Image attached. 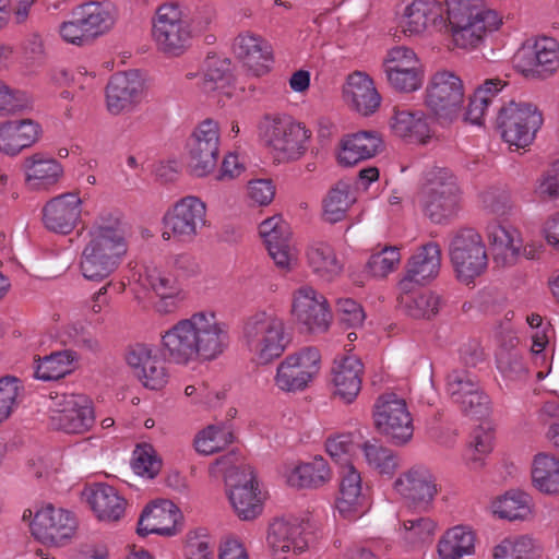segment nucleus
Instances as JSON below:
<instances>
[{"label":"nucleus","instance_id":"nucleus-11","mask_svg":"<svg viewBox=\"0 0 559 559\" xmlns=\"http://www.w3.org/2000/svg\"><path fill=\"white\" fill-rule=\"evenodd\" d=\"M164 224V238L191 243L206 226V205L198 197L187 195L166 212Z\"/></svg>","mask_w":559,"mask_h":559},{"label":"nucleus","instance_id":"nucleus-39","mask_svg":"<svg viewBox=\"0 0 559 559\" xmlns=\"http://www.w3.org/2000/svg\"><path fill=\"white\" fill-rule=\"evenodd\" d=\"M205 72L201 83L204 93L214 92L231 96L233 74L230 72V61L217 56H207L205 61Z\"/></svg>","mask_w":559,"mask_h":559},{"label":"nucleus","instance_id":"nucleus-27","mask_svg":"<svg viewBox=\"0 0 559 559\" xmlns=\"http://www.w3.org/2000/svg\"><path fill=\"white\" fill-rule=\"evenodd\" d=\"M128 365L142 384L151 390H159L168 381V374L164 362L144 344H136L129 348L126 355Z\"/></svg>","mask_w":559,"mask_h":559},{"label":"nucleus","instance_id":"nucleus-6","mask_svg":"<svg viewBox=\"0 0 559 559\" xmlns=\"http://www.w3.org/2000/svg\"><path fill=\"white\" fill-rule=\"evenodd\" d=\"M449 257L456 278L465 285L473 283L488 266L485 242L473 228H462L452 235Z\"/></svg>","mask_w":559,"mask_h":559},{"label":"nucleus","instance_id":"nucleus-13","mask_svg":"<svg viewBox=\"0 0 559 559\" xmlns=\"http://www.w3.org/2000/svg\"><path fill=\"white\" fill-rule=\"evenodd\" d=\"M321 356L317 348L307 347L288 355L276 369L275 386L287 393L306 390L320 371Z\"/></svg>","mask_w":559,"mask_h":559},{"label":"nucleus","instance_id":"nucleus-24","mask_svg":"<svg viewBox=\"0 0 559 559\" xmlns=\"http://www.w3.org/2000/svg\"><path fill=\"white\" fill-rule=\"evenodd\" d=\"M516 60L525 75L546 78L559 68V45L552 38H539L532 47L521 49Z\"/></svg>","mask_w":559,"mask_h":559},{"label":"nucleus","instance_id":"nucleus-26","mask_svg":"<svg viewBox=\"0 0 559 559\" xmlns=\"http://www.w3.org/2000/svg\"><path fill=\"white\" fill-rule=\"evenodd\" d=\"M402 27L409 35L429 28L442 31L445 27L443 4L438 0H412L404 9Z\"/></svg>","mask_w":559,"mask_h":559},{"label":"nucleus","instance_id":"nucleus-8","mask_svg":"<svg viewBox=\"0 0 559 559\" xmlns=\"http://www.w3.org/2000/svg\"><path fill=\"white\" fill-rule=\"evenodd\" d=\"M372 417L377 431L391 444L401 447L412 440L413 417L406 401L397 394L379 395L373 404Z\"/></svg>","mask_w":559,"mask_h":559},{"label":"nucleus","instance_id":"nucleus-64","mask_svg":"<svg viewBox=\"0 0 559 559\" xmlns=\"http://www.w3.org/2000/svg\"><path fill=\"white\" fill-rule=\"evenodd\" d=\"M460 409L469 417L480 419L489 413V397L481 389L469 394L466 399L455 402Z\"/></svg>","mask_w":559,"mask_h":559},{"label":"nucleus","instance_id":"nucleus-30","mask_svg":"<svg viewBox=\"0 0 559 559\" xmlns=\"http://www.w3.org/2000/svg\"><path fill=\"white\" fill-rule=\"evenodd\" d=\"M233 50L255 76L267 72L272 48L261 36L250 32L241 33L234 39Z\"/></svg>","mask_w":559,"mask_h":559},{"label":"nucleus","instance_id":"nucleus-48","mask_svg":"<svg viewBox=\"0 0 559 559\" xmlns=\"http://www.w3.org/2000/svg\"><path fill=\"white\" fill-rule=\"evenodd\" d=\"M353 202L349 187L344 182H337L323 199V219L331 224L343 221Z\"/></svg>","mask_w":559,"mask_h":559},{"label":"nucleus","instance_id":"nucleus-18","mask_svg":"<svg viewBox=\"0 0 559 559\" xmlns=\"http://www.w3.org/2000/svg\"><path fill=\"white\" fill-rule=\"evenodd\" d=\"M76 527V519L69 511L51 504L36 511L31 523L32 534L41 543L53 546H62L74 535Z\"/></svg>","mask_w":559,"mask_h":559},{"label":"nucleus","instance_id":"nucleus-5","mask_svg":"<svg viewBox=\"0 0 559 559\" xmlns=\"http://www.w3.org/2000/svg\"><path fill=\"white\" fill-rule=\"evenodd\" d=\"M460 189L453 175L444 168H432L425 174L419 192L421 210L432 223L452 218L459 210Z\"/></svg>","mask_w":559,"mask_h":559},{"label":"nucleus","instance_id":"nucleus-54","mask_svg":"<svg viewBox=\"0 0 559 559\" xmlns=\"http://www.w3.org/2000/svg\"><path fill=\"white\" fill-rule=\"evenodd\" d=\"M495 559H538L539 551L533 539L520 536L514 539L507 538L496 546Z\"/></svg>","mask_w":559,"mask_h":559},{"label":"nucleus","instance_id":"nucleus-56","mask_svg":"<svg viewBox=\"0 0 559 559\" xmlns=\"http://www.w3.org/2000/svg\"><path fill=\"white\" fill-rule=\"evenodd\" d=\"M359 448L353 440L350 433L337 435L333 438H329L325 442V450L331 459L341 465V468L352 464V456L356 453Z\"/></svg>","mask_w":559,"mask_h":559},{"label":"nucleus","instance_id":"nucleus-14","mask_svg":"<svg viewBox=\"0 0 559 559\" xmlns=\"http://www.w3.org/2000/svg\"><path fill=\"white\" fill-rule=\"evenodd\" d=\"M188 168L195 177H205L216 165L219 153V128L214 120L202 121L190 136L188 144Z\"/></svg>","mask_w":559,"mask_h":559},{"label":"nucleus","instance_id":"nucleus-42","mask_svg":"<svg viewBox=\"0 0 559 559\" xmlns=\"http://www.w3.org/2000/svg\"><path fill=\"white\" fill-rule=\"evenodd\" d=\"M309 266L319 277L332 281L342 272V264L337 260L334 249L326 242L314 241L307 251Z\"/></svg>","mask_w":559,"mask_h":559},{"label":"nucleus","instance_id":"nucleus-36","mask_svg":"<svg viewBox=\"0 0 559 559\" xmlns=\"http://www.w3.org/2000/svg\"><path fill=\"white\" fill-rule=\"evenodd\" d=\"M340 497L336 501V508L342 515L350 518L356 513H361L365 498L361 493V476L354 465H346L341 468Z\"/></svg>","mask_w":559,"mask_h":559},{"label":"nucleus","instance_id":"nucleus-63","mask_svg":"<svg viewBox=\"0 0 559 559\" xmlns=\"http://www.w3.org/2000/svg\"><path fill=\"white\" fill-rule=\"evenodd\" d=\"M31 99L25 92L12 91L0 82V112L15 114L26 109Z\"/></svg>","mask_w":559,"mask_h":559},{"label":"nucleus","instance_id":"nucleus-33","mask_svg":"<svg viewBox=\"0 0 559 559\" xmlns=\"http://www.w3.org/2000/svg\"><path fill=\"white\" fill-rule=\"evenodd\" d=\"M441 266V249L437 242L430 241L423 245L409 259L405 277L401 284L405 287L407 282L423 284L435 278Z\"/></svg>","mask_w":559,"mask_h":559},{"label":"nucleus","instance_id":"nucleus-49","mask_svg":"<svg viewBox=\"0 0 559 559\" xmlns=\"http://www.w3.org/2000/svg\"><path fill=\"white\" fill-rule=\"evenodd\" d=\"M362 452L368 465L381 475L392 477L400 466V457L397 454L377 442H365Z\"/></svg>","mask_w":559,"mask_h":559},{"label":"nucleus","instance_id":"nucleus-43","mask_svg":"<svg viewBox=\"0 0 559 559\" xmlns=\"http://www.w3.org/2000/svg\"><path fill=\"white\" fill-rule=\"evenodd\" d=\"M504 86L506 82L500 79H487L479 85L469 99L465 120L473 124L480 126L486 110Z\"/></svg>","mask_w":559,"mask_h":559},{"label":"nucleus","instance_id":"nucleus-15","mask_svg":"<svg viewBox=\"0 0 559 559\" xmlns=\"http://www.w3.org/2000/svg\"><path fill=\"white\" fill-rule=\"evenodd\" d=\"M383 68L389 84L396 91L409 93L423 84V67L411 48L397 46L389 50Z\"/></svg>","mask_w":559,"mask_h":559},{"label":"nucleus","instance_id":"nucleus-60","mask_svg":"<svg viewBox=\"0 0 559 559\" xmlns=\"http://www.w3.org/2000/svg\"><path fill=\"white\" fill-rule=\"evenodd\" d=\"M133 469L138 475L147 478L155 477L162 467V462L150 445H138L134 451Z\"/></svg>","mask_w":559,"mask_h":559},{"label":"nucleus","instance_id":"nucleus-22","mask_svg":"<svg viewBox=\"0 0 559 559\" xmlns=\"http://www.w3.org/2000/svg\"><path fill=\"white\" fill-rule=\"evenodd\" d=\"M143 80L136 71L115 73L106 86V107L112 115L131 111L141 100Z\"/></svg>","mask_w":559,"mask_h":559},{"label":"nucleus","instance_id":"nucleus-1","mask_svg":"<svg viewBox=\"0 0 559 559\" xmlns=\"http://www.w3.org/2000/svg\"><path fill=\"white\" fill-rule=\"evenodd\" d=\"M229 341L227 323L212 311H199L162 334L160 353L170 364L188 366L216 359Z\"/></svg>","mask_w":559,"mask_h":559},{"label":"nucleus","instance_id":"nucleus-59","mask_svg":"<svg viewBox=\"0 0 559 559\" xmlns=\"http://www.w3.org/2000/svg\"><path fill=\"white\" fill-rule=\"evenodd\" d=\"M492 449V435L483 429L474 431L473 439L466 451L465 457L472 469H477L483 465V460Z\"/></svg>","mask_w":559,"mask_h":559},{"label":"nucleus","instance_id":"nucleus-10","mask_svg":"<svg viewBox=\"0 0 559 559\" xmlns=\"http://www.w3.org/2000/svg\"><path fill=\"white\" fill-rule=\"evenodd\" d=\"M264 138L280 162H289L305 154L310 132L289 117L275 116L265 119Z\"/></svg>","mask_w":559,"mask_h":559},{"label":"nucleus","instance_id":"nucleus-20","mask_svg":"<svg viewBox=\"0 0 559 559\" xmlns=\"http://www.w3.org/2000/svg\"><path fill=\"white\" fill-rule=\"evenodd\" d=\"M259 234L263 238L267 252L276 266L282 270H289L296 260L295 249L290 242L289 225L281 215H275L260 224Z\"/></svg>","mask_w":559,"mask_h":559},{"label":"nucleus","instance_id":"nucleus-51","mask_svg":"<svg viewBox=\"0 0 559 559\" xmlns=\"http://www.w3.org/2000/svg\"><path fill=\"white\" fill-rule=\"evenodd\" d=\"M234 440L233 432L221 425H210L198 433L194 439L197 452L204 455H211L221 451Z\"/></svg>","mask_w":559,"mask_h":559},{"label":"nucleus","instance_id":"nucleus-34","mask_svg":"<svg viewBox=\"0 0 559 559\" xmlns=\"http://www.w3.org/2000/svg\"><path fill=\"white\" fill-rule=\"evenodd\" d=\"M487 238L492 249L493 261L498 266H509L515 263L522 247L519 233L498 222L487 226Z\"/></svg>","mask_w":559,"mask_h":559},{"label":"nucleus","instance_id":"nucleus-21","mask_svg":"<svg viewBox=\"0 0 559 559\" xmlns=\"http://www.w3.org/2000/svg\"><path fill=\"white\" fill-rule=\"evenodd\" d=\"M394 490L405 500L427 510L438 492L436 477L424 466H413L393 483Z\"/></svg>","mask_w":559,"mask_h":559},{"label":"nucleus","instance_id":"nucleus-35","mask_svg":"<svg viewBox=\"0 0 559 559\" xmlns=\"http://www.w3.org/2000/svg\"><path fill=\"white\" fill-rule=\"evenodd\" d=\"M39 126L31 119L7 121L0 126V151L16 155L38 138Z\"/></svg>","mask_w":559,"mask_h":559},{"label":"nucleus","instance_id":"nucleus-19","mask_svg":"<svg viewBox=\"0 0 559 559\" xmlns=\"http://www.w3.org/2000/svg\"><path fill=\"white\" fill-rule=\"evenodd\" d=\"M292 313L309 332H325L332 319L325 297L311 286H301L294 293Z\"/></svg>","mask_w":559,"mask_h":559},{"label":"nucleus","instance_id":"nucleus-62","mask_svg":"<svg viewBox=\"0 0 559 559\" xmlns=\"http://www.w3.org/2000/svg\"><path fill=\"white\" fill-rule=\"evenodd\" d=\"M337 316L340 324L346 329L360 328L365 321L366 314L362 307L350 298L337 300Z\"/></svg>","mask_w":559,"mask_h":559},{"label":"nucleus","instance_id":"nucleus-9","mask_svg":"<svg viewBox=\"0 0 559 559\" xmlns=\"http://www.w3.org/2000/svg\"><path fill=\"white\" fill-rule=\"evenodd\" d=\"M152 36L160 51L179 56L191 39L190 21L178 4H163L153 20Z\"/></svg>","mask_w":559,"mask_h":559},{"label":"nucleus","instance_id":"nucleus-46","mask_svg":"<svg viewBox=\"0 0 559 559\" xmlns=\"http://www.w3.org/2000/svg\"><path fill=\"white\" fill-rule=\"evenodd\" d=\"M76 358L72 350L51 353L38 360L34 377L43 381H56L71 372V365Z\"/></svg>","mask_w":559,"mask_h":559},{"label":"nucleus","instance_id":"nucleus-25","mask_svg":"<svg viewBox=\"0 0 559 559\" xmlns=\"http://www.w3.org/2000/svg\"><path fill=\"white\" fill-rule=\"evenodd\" d=\"M266 540L275 559H287L288 554H300L308 547L305 526L297 520L273 521L270 524Z\"/></svg>","mask_w":559,"mask_h":559},{"label":"nucleus","instance_id":"nucleus-61","mask_svg":"<svg viewBox=\"0 0 559 559\" xmlns=\"http://www.w3.org/2000/svg\"><path fill=\"white\" fill-rule=\"evenodd\" d=\"M79 20L78 9L75 8L72 11L71 19L60 25V35L70 44L83 46L91 43L94 37L86 26L83 25V22Z\"/></svg>","mask_w":559,"mask_h":559},{"label":"nucleus","instance_id":"nucleus-3","mask_svg":"<svg viewBox=\"0 0 559 559\" xmlns=\"http://www.w3.org/2000/svg\"><path fill=\"white\" fill-rule=\"evenodd\" d=\"M447 16L444 31L449 32L453 44L462 49L479 46L487 33L496 31L501 19L486 7L484 0H445Z\"/></svg>","mask_w":559,"mask_h":559},{"label":"nucleus","instance_id":"nucleus-4","mask_svg":"<svg viewBox=\"0 0 559 559\" xmlns=\"http://www.w3.org/2000/svg\"><path fill=\"white\" fill-rule=\"evenodd\" d=\"M243 341L259 365L280 358L290 342L284 320L274 312L259 311L243 324Z\"/></svg>","mask_w":559,"mask_h":559},{"label":"nucleus","instance_id":"nucleus-12","mask_svg":"<svg viewBox=\"0 0 559 559\" xmlns=\"http://www.w3.org/2000/svg\"><path fill=\"white\" fill-rule=\"evenodd\" d=\"M463 100V82L455 73L444 70L433 74L427 86L426 105L439 120L453 121Z\"/></svg>","mask_w":559,"mask_h":559},{"label":"nucleus","instance_id":"nucleus-44","mask_svg":"<svg viewBox=\"0 0 559 559\" xmlns=\"http://www.w3.org/2000/svg\"><path fill=\"white\" fill-rule=\"evenodd\" d=\"M475 537L466 526H455L449 530L438 544L440 559H460L474 551Z\"/></svg>","mask_w":559,"mask_h":559},{"label":"nucleus","instance_id":"nucleus-53","mask_svg":"<svg viewBox=\"0 0 559 559\" xmlns=\"http://www.w3.org/2000/svg\"><path fill=\"white\" fill-rule=\"evenodd\" d=\"M436 528L437 524L430 518L415 516L402 521L403 539L414 547L431 543Z\"/></svg>","mask_w":559,"mask_h":559},{"label":"nucleus","instance_id":"nucleus-16","mask_svg":"<svg viewBox=\"0 0 559 559\" xmlns=\"http://www.w3.org/2000/svg\"><path fill=\"white\" fill-rule=\"evenodd\" d=\"M51 411L50 426L67 433H84L95 421L92 403L82 394L63 395Z\"/></svg>","mask_w":559,"mask_h":559},{"label":"nucleus","instance_id":"nucleus-37","mask_svg":"<svg viewBox=\"0 0 559 559\" xmlns=\"http://www.w3.org/2000/svg\"><path fill=\"white\" fill-rule=\"evenodd\" d=\"M90 504L102 521H118L124 514L126 500L109 485L98 484L91 492Z\"/></svg>","mask_w":559,"mask_h":559},{"label":"nucleus","instance_id":"nucleus-7","mask_svg":"<svg viewBox=\"0 0 559 559\" xmlns=\"http://www.w3.org/2000/svg\"><path fill=\"white\" fill-rule=\"evenodd\" d=\"M544 122L539 109L530 103L511 100L499 108L497 128L510 145L524 148L531 145Z\"/></svg>","mask_w":559,"mask_h":559},{"label":"nucleus","instance_id":"nucleus-28","mask_svg":"<svg viewBox=\"0 0 559 559\" xmlns=\"http://www.w3.org/2000/svg\"><path fill=\"white\" fill-rule=\"evenodd\" d=\"M364 365L353 355L335 358L331 368V379L335 386V395L349 404L360 392Z\"/></svg>","mask_w":559,"mask_h":559},{"label":"nucleus","instance_id":"nucleus-31","mask_svg":"<svg viewBox=\"0 0 559 559\" xmlns=\"http://www.w3.org/2000/svg\"><path fill=\"white\" fill-rule=\"evenodd\" d=\"M382 145V140L376 131H359L346 134L340 142L337 160L342 166H354L376 156Z\"/></svg>","mask_w":559,"mask_h":559},{"label":"nucleus","instance_id":"nucleus-52","mask_svg":"<svg viewBox=\"0 0 559 559\" xmlns=\"http://www.w3.org/2000/svg\"><path fill=\"white\" fill-rule=\"evenodd\" d=\"M493 512L509 521L523 520L531 513L530 497L521 491H509L493 503Z\"/></svg>","mask_w":559,"mask_h":559},{"label":"nucleus","instance_id":"nucleus-47","mask_svg":"<svg viewBox=\"0 0 559 559\" xmlns=\"http://www.w3.org/2000/svg\"><path fill=\"white\" fill-rule=\"evenodd\" d=\"M534 485L543 492H559V460L547 455H536L532 469Z\"/></svg>","mask_w":559,"mask_h":559},{"label":"nucleus","instance_id":"nucleus-2","mask_svg":"<svg viewBox=\"0 0 559 559\" xmlns=\"http://www.w3.org/2000/svg\"><path fill=\"white\" fill-rule=\"evenodd\" d=\"M128 245L122 223L110 213L100 214L87 231L80 259L82 275L88 281H103L119 266Z\"/></svg>","mask_w":559,"mask_h":559},{"label":"nucleus","instance_id":"nucleus-57","mask_svg":"<svg viewBox=\"0 0 559 559\" xmlns=\"http://www.w3.org/2000/svg\"><path fill=\"white\" fill-rule=\"evenodd\" d=\"M23 386L21 381L12 376L0 379V423L8 419L19 404Z\"/></svg>","mask_w":559,"mask_h":559},{"label":"nucleus","instance_id":"nucleus-45","mask_svg":"<svg viewBox=\"0 0 559 559\" xmlns=\"http://www.w3.org/2000/svg\"><path fill=\"white\" fill-rule=\"evenodd\" d=\"M391 127L396 135L411 138L426 143L429 138V128L420 112H412L406 109H395L391 119Z\"/></svg>","mask_w":559,"mask_h":559},{"label":"nucleus","instance_id":"nucleus-58","mask_svg":"<svg viewBox=\"0 0 559 559\" xmlns=\"http://www.w3.org/2000/svg\"><path fill=\"white\" fill-rule=\"evenodd\" d=\"M399 262L400 252L397 248L385 247L369 258L367 270L374 277H384L395 269Z\"/></svg>","mask_w":559,"mask_h":559},{"label":"nucleus","instance_id":"nucleus-23","mask_svg":"<svg viewBox=\"0 0 559 559\" xmlns=\"http://www.w3.org/2000/svg\"><path fill=\"white\" fill-rule=\"evenodd\" d=\"M45 227L56 234H70L80 222L82 200L78 193L67 192L50 199L43 207Z\"/></svg>","mask_w":559,"mask_h":559},{"label":"nucleus","instance_id":"nucleus-50","mask_svg":"<svg viewBox=\"0 0 559 559\" xmlns=\"http://www.w3.org/2000/svg\"><path fill=\"white\" fill-rule=\"evenodd\" d=\"M401 304L407 316L414 319H430L439 312L442 298L433 292H424L402 297Z\"/></svg>","mask_w":559,"mask_h":559},{"label":"nucleus","instance_id":"nucleus-17","mask_svg":"<svg viewBox=\"0 0 559 559\" xmlns=\"http://www.w3.org/2000/svg\"><path fill=\"white\" fill-rule=\"evenodd\" d=\"M226 487L229 501L239 519L250 521L262 513L263 499L253 473L233 469L226 476Z\"/></svg>","mask_w":559,"mask_h":559},{"label":"nucleus","instance_id":"nucleus-55","mask_svg":"<svg viewBox=\"0 0 559 559\" xmlns=\"http://www.w3.org/2000/svg\"><path fill=\"white\" fill-rule=\"evenodd\" d=\"M481 389L477 379L466 370H453L447 378V392L455 403Z\"/></svg>","mask_w":559,"mask_h":559},{"label":"nucleus","instance_id":"nucleus-32","mask_svg":"<svg viewBox=\"0 0 559 559\" xmlns=\"http://www.w3.org/2000/svg\"><path fill=\"white\" fill-rule=\"evenodd\" d=\"M343 93L345 100L364 116L373 114L381 103V96L373 81L361 72H355L348 76Z\"/></svg>","mask_w":559,"mask_h":559},{"label":"nucleus","instance_id":"nucleus-40","mask_svg":"<svg viewBox=\"0 0 559 559\" xmlns=\"http://www.w3.org/2000/svg\"><path fill=\"white\" fill-rule=\"evenodd\" d=\"M331 479V469L322 456L297 465L288 475L287 481L296 488H319Z\"/></svg>","mask_w":559,"mask_h":559},{"label":"nucleus","instance_id":"nucleus-29","mask_svg":"<svg viewBox=\"0 0 559 559\" xmlns=\"http://www.w3.org/2000/svg\"><path fill=\"white\" fill-rule=\"evenodd\" d=\"M179 518L180 512L171 501L154 502L143 509L138 522V534L141 536L148 534L174 535L177 532Z\"/></svg>","mask_w":559,"mask_h":559},{"label":"nucleus","instance_id":"nucleus-38","mask_svg":"<svg viewBox=\"0 0 559 559\" xmlns=\"http://www.w3.org/2000/svg\"><path fill=\"white\" fill-rule=\"evenodd\" d=\"M79 21L97 37L111 28L116 21V9L110 2H86L79 7Z\"/></svg>","mask_w":559,"mask_h":559},{"label":"nucleus","instance_id":"nucleus-41","mask_svg":"<svg viewBox=\"0 0 559 559\" xmlns=\"http://www.w3.org/2000/svg\"><path fill=\"white\" fill-rule=\"evenodd\" d=\"M26 180L34 189L55 185L63 174L62 166L50 157L35 154L25 159Z\"/></svg>","mask_w":559,"mask_h":559}]
</instances>
